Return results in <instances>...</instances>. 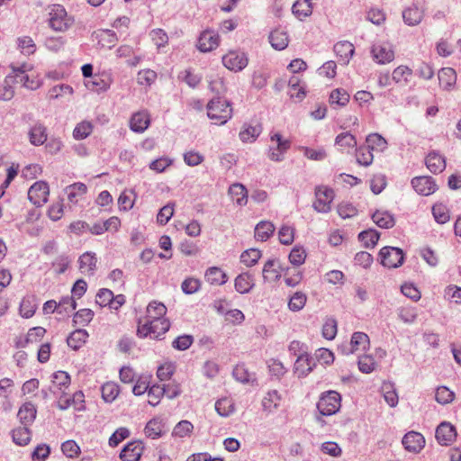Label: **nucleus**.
<instances>
[{"label":"nucleus","mask_w":461,"mask_h":461,"mask_svg":"<svg viewBox=\"0 0 461 461\" xmlns=\"http://www.w3.org/2000/svg\"><path fill=\"white\" fill-rule=\"evenodd\" d=\"M366 146L370 150L375 149L383 150L386 147V140L378 133H371L366 139Z\"/></svg>","instance_id":"52"},{"label":"nucleus","mask_w":461,"mask_h":461,"mask_svg":"<svg viewBox=\"0 0 461 461\" xmlns=\"http://www.w3.org/2000/svg\"><path fill=\"white\" fill-rule=\"evenodd\" d=\"M269 42L275 50H282L288 45V36L283 31L275 30L269 35Z\"/></svg>","instance_id":"33"},{"label":"nucleus","mask_w":461,"mask_h":461,"mask_svg":"<svg viewBox=\"0 0 461 461\" xmlns=\"http://www.w3.org/2000/svg\"><path fill=\"white\" fill-rule=\"evenodd\" d=\"M225 68L231 71H241L248 65V58L243 52L230 51L222 57Z\"/></svg>","instance_id":"8"},{"label":"nucleus","mask_w":461,"mask_h":461,"mask_svg":"<svg viewBox=\"0 0 461 461\" xmlns=\"http://www.w3.org/2000/svg\"><path fill=\"white\" fill-rule=\"evenodd\" d=\"M313 366H315V359L307 352H302L294 363V372L298 373L299 376H306L312 371Z\"/></svg>","instance_id":"16"},{"label":"nucleus","mask_w":461,"mask_h":461,"mask_svg":"<svg viewBox=\"0 0 461 461\" xmlns=\"http://www.w3.org/2000/svg\"><path fill=\"white\" fill-rule=\"evenodd\" d=\"M275 226L272 222L263 221L255 228V238L260 241H266L274 233Z\"/></svg>","instance_id":"34"},{"label":"nucleus","mask_w":461,"mask_h":461,"mask_svg":"<svg viewBox=\"0 0 461 461\" xmlns=\"http://www.w3.org/2000/svg\"><path fill=\"white\" fill-rule=\"evenodd\" d=\"M142 448L141 442H130L122 449L120 458L122 461H139Z\"/></svg>","instance_id":"18"},{"label":"nucleus","mask_w":461,"mask_h":461,"mask_svg":"<svg viewBox=\"0 0 461 461\" xmlns=\"http://www.w3.org/2000/svg\"><path fill=\"white\" fill-rule=\"evenodd\" d=\"M46 333V330L42 327H34L29 330L25 339L16 343L17 348H25L29 343H33L41 339Z\"/></svg>","instance_id":"37"},{"label":"nucleus","mask_w":461,"mask_h":461,"mask_svg":"<svg viewBox=\"0 0 461 461\" xmlns=\"http://www.w3.org/2000/svg\"><path fill=\"white\" fill-rule=\"evenodd\" d=\"M156 323H152L150 320L147 319V321L141 324V321H139L137 335L140 338H146L150 334H154L155 338L160 339L162 335H164L167 331L161 330V327L159 330H156Z\"/></svg>","instance_id":"27"},{"label":"nucleus","mask_w":461,"mask_h":461,"mask_svg":"<svg viewBox=\"0 0 461 461\" xmlns=\"http://www.w3.org/2000/svg\"><path fill=\"white\" fill-rule=\"evenodd\" d=\"M207 115L210 119L215 120L216 124L226 123L232 116L230 103L223 98H212L207 104Z\"/></svg>","instance_id":"1"},{"label":"nucleus","mask_w":461,"mask_h":461,"mask_svg":"<svg viewBox=\"0 0 461 461\" xmlns=\"http://www.w3.org/2000/svg\"><path fill=\"white\" fill-rule=\"evenodd\" d=\"M157 78V73L151 69L140 70L137 75V82L140 86H151Z\"/></svg>","instance_id":"60"},{"label":"nucleus","mask_w":461,"mask_h":461,"mask_svg":"<svg viewBox=\"0 0 461 461\" xmlns=\"http://www.w3.org/2000/svg\"><path fill=\"white\" fill-rule=\"evenodd\" d=\"M73 23V20L68 17L65 8L59 5H53L50 12L49 24L57 32L68 30Z\"/></svg>","instance_id":"3"},{"label":"nucleus","mask_w":461,"mask_h":461,"mask_svg":"<svg viewBox=\"0 0 461 461\" xmlns=\"http://www.w3.org/2000/svg\"><path fill=\"white\" fill-rule=\"evenodd\" d=\"M417 311L414 307H401L398 309V317L404 323H413L417 319Z\"/></svg>","instance_id":"58"},{"label":"nucleus","mask_w":461,"mask_h":461,"mask_svg":"<svg viewBox=\"0 0 461 461\" xmlns=\"http://www.w3.org/2000/svg\"><path fill=\"white\" fill-rule=\"evenodd\" d=\"M424 15V9L420 7L418 4H413L411 6L405 8L402 11V19L409 26H415L419 24Z\"/></svg>","instance_id":"17"},{"label":"nucleus","mask_w":461,"mask_h":461,"mask_svg":"<svg viewBox=\"0 0 461 461\" xmlns=\"http://www.w3.org/2000/svg\"><path fill=\"white\" fill-rule=\"evenodd\" d=\"M96 257L93 252H86L78 258L79 269L83 274L94 275L96 267Z\"/></svg>","instance_id":"23"},{"label":"nucleus","mask_w":461,"mask_h":461,"mask_svg":"<svg viewBox=\"0 0 461 461\" xmlns=\"http://www.w3.org/2000/svg\"><path fill=\"white\" fill-rule=\"evenodd\" d=\"M432 214L438 223L443 224L449 221V214L447 207L442 204H435L432 207Z\"/></svg>","instance_id":"61"},{"label":"nucleus","mask_w":461,"mask_h":461,"mask_svg":"<svg viewBox=\"0 0 461 461\" xmlns=\"http://www.w3.org/2000/svg\"><path fill=\"white\" fill-rule=\"evenodd\" d=\"M279 266V261L277 259H268L264 267H263V277L265 281L269 280H277L280 278V273L276 269V267Z\"/></svg>","instance_id":"36"},{"label":"nucleus","mask_w":461,"mask_h":461,"mask_svg":"<svg viewBox=\"0 0 461 461\" xmlns=\"http://www.w3.org/2000/svg\"><path fill=\"white\" fill-rule=\"evenodd\" d=\"M92 130L93 127L89 122H82L75 127L73 136L76 140H84L91 134Z\"/></svg>","instance_id":"59"},{"label":"nucleus","mask_w":461,"mask_h":461,"mask_svg":"<svg viewBox=\"0 0 461 461\" xmlns=\"http://www.w3.org/2000/svg\"><path fill=\"white\" fill-rule=\"evenodd\" d=\"M209 88L212 93L215 94L213 98L216 99L219 97L223 98L227 92V87L222 77H216L211 80L209 83Z\"/></svg>","instance_id":"51"},{"label":"nucleus","mask_w":461,"mask_h":461,"mask_svg":"<svg viewBox=\"0 0 461 461\" xmlns=\"http://www.w3.org/2000/svg\"><path fill=\"white\" fill-rule=\"evenodd\" d=\"M229 194L240 206L245 205L248 202L247 189L241 184L236 183L231 185L229 188Z\"/></svg>","instance_id":"31"},{"label":"nucleus","mask_w":461,"mask_h":461,"mask_svg":"<svg viewBox=\"0 0 461 461\" xmlns=\"http://www.w3.org/2000/svg\"><path fill=\"white\" fill-rule=\"evenodd\" d=\"M49 185L44 181L34 183L28 191L29 200L36 206H41L48 201Z\"/></svg>","instance_id":"7"},{"label":"nucleus","mask_w":461,"mask_h":461,"mask_svg":"<svg viewBox=\"0 0 461 461\" xmlns=\"http://www.w3.org/2000/svg\"><path fill=\"white\" fill-rule=\"evenodd\" d=\"M412 75V70L407 66H399L393 71L392 79L396 84L407 85L409 77Z\"/></svg>","instance_id":"40"},{"label":"nucleus","mask_w":461,"mask_h":461,"mask_svg":"<svg viewBox=\"0 0 461 461\" xmlns=\"http://www.w3.org/2000/svg\"><path fill=\"white\" fill-rule=\"evenodd\" d=\"M372 220L377 226L384 229L393 228L395 224L393 215L387 211H376L372 214Z\"/></svg>","instance_id":"29"},{"label":"nucleus","mask_w":461,"mask_h":461,"mask_svg":"<svg viewBox=\"0 0 461 461\" xmlns=\"http://www.w3.org/2000/svg\"><path fill=\"white\" fill-rule=\"evenodd\" d=\"M380 233L373 229L363 230L358 234V240L366 248H374L379 240Z\"/></svg>","instance_id":"39"},{"label":"nucleus","mask_w":461,"mask_h":461,"mask_svg":"<svg viewBox=\"0 0 461 461\" xmlns=\"http://www.w3.org/2000/svg\"><path fill=\"white\" fill-rule=\"evenodd\" d=\"M36 414V407L33 403L28 402L20 407L17 417L23 425L29 426L34 421Z\"/></svg>","instance_id":"21"},{"label":"nucleus","mask_w":461,"mask_h":461,"mask_svg":"<svg viewBox=\"0 0 461 461\" xmlns=\"http://www.w3.org/2000/svg\"><path fill=\"white\" fill-rule=\"evenodd\" d=\"M381 264L388 268H396L402 265L404 255L401 249L396 247H384L380 249Z\"/></svg>","instance_id":"4"},{"label":"nucleus","mask_w":461,"mask_h":461,"mask_svg":"<svg viewBox=\"0 0 461 461\" xmlns=\"http://www.w3.org/2000/svg\"><path fill=\"white\" fill-rule=\"evenodd\" d=\"M17 46L18 49H20L21 51L26 55L33 54L36 50V45L33 40L29 36H23L18 38Z\"/></svg>","instance_id":"53"},{"label":"nucleus","mask_w":461,"mask_h":461,"mask_svg":"<svg viewBox=\"0 0 461 461\" xmlns=\"http://www.w3.org/2000/svg\"><path fill=\"white\" fill-rule=\"evenodd\" d=\"M145 434L153 439L158 438L162 434V423L158 419L150 420L145 427Z\"/></svg>","instance_id":"48"},{"label":"nucleus","mask_w":461,"mask_h":461,"mask_svg":"<svg viewBox=\"0 0 461 461\" xmlns=\"http://www.w3.org/2000/svg\"><path fill=\"white\" fill-rule=\"evenodd\" d=\"M435 437L440 445L448 446L456 438V428L449 422L443 421L438 426Z\"/></svg>","instance_id":"12"},{"label":"nucleus","mask_w":461,"mask_h":461,"mask_svg":"<svg viewBox=\"0 0 461 461\" xmlns=\"http://www.w3.org/2000/svg\"><path fill=\"white\" fill-rule=\"evenodd\" d=\"M16 77L7 75L0 83V100L9 101L14 96V85L16 84Z\"/></svg>","instance_id":"24"},{"label":"nucleus","mask_w":461,"mask_h":461,"mask_svg":"<svg viewBox=\"0 0 461 461\" xmlns=\"http://www.w3.org/2000/svg\"><path fill=\"white\" fill-rule=\"evenodd\" d=\"M88 336V332L86 330L77 329L68 337V346L74 350H77L86 343Z\"/></svg>","instance_id":"25"},{"label":"nucleus","mask_w":461,"mask_h":461,"mask_svg":"<svg viewBox=\"0 0 461 461\" xmlns=\"http://www.w3.org/2000/svg\"><path fill=\"white\" fill-rule=\"evenodd\" d=\"M316 200L313 203V208L318 212L326 213L330 211V203L334 199V191L328 187H316Z\"/></svg>","instance_id":"5"},{"label":"nucleus","mask_w":461,"mask_h":461,"mask_svg":"<svg viewBox=\"0 0 461 461\" xmlns=\"http://www.w3.org/2000/svg\"><path fill=\"white\" fill-rule=\"evenodd\" d=\"M444 298L456 304H461V287L449 285L444 290Z\"/></svg>","instance_id":"57"},{"label":"nucleus","mask_w":461,"mask_h":461,"mask_svg":"<svg viewBox=\"0 0 461 461\" xmlns=\"http://www.w3.org/2000/svg\"><path fill=\"white\" fill-rule=\"evenodd\" d=\"M255 285L253 276L249 272H243L234 280L235 290L241 294H248Z\"/></svg>","instance_id":"20"},{"label":"nucleus","mask_w":461,"mask_h":461,"mask_svg":"<svg viewBox=\"0 0 461 461\" xmlns=\"http://www.w3.org/2000/svg\"><path fill=\"white\" fill-rule=\"evenodd\" d=\"M341 396L336 391H328L321 393L318 402L317 409L323 416L335 414L340 408Z\"/></svg>","instance_id":"2"},{"label":"nucleus","mask_w":461,"mask_h":461,"mask_svg":"<svg viewBox=\"0 0 461 461\" xmlns=\"http://www.w3.org/2000/svg\"><path fill=\"white\" fill-rule=\"evenodd\" d=\"M215 410L219 415L227 417L233 412V405L227 398L220 399L215 402Z\"/></svg>","instance_id":"64"},{"label":"nucleus","mask_w":461,"mask_h":461,"mask_svg":"<svg viewBox=\"0 0 461 461\" xmlns=\"http://www.w3.org/2000/svg\"><path fill=\"white\" fill-rule=\"evenodd\" d=\"M94 318V312L90 309H80L73 317L74 326H86Z\"/></svg>","instance_id":"46"},{"label":"nucleus","mask_w":461,"mask_h":461,"mask_svg":"<svg viewBox=\"0 0 461 461\" xmlns=\"http://www.w3.org/2000/svg\"><path fill=\"white\" fill-rule=\"evenodd\" d=\"M371 53L374 59L379 64H386L393 60L394 51L388 43L375 44Z\"/></svg>","instance_id":"13"},{"label":"nucleus","mask_w":461,"mask_h":461,"mask_svg":"<svg viewBox=\"0 0 461 461\" xmlns=\"http://www.w3.org/2000/svg\"><path fill=\"white\" fill-rule=\"evenodd\" d=\"M102 397L106 402H112L119 394V387L114 383H105L102 388Z\"/></svg>","instance_id":"50"},{"label":"nucleus","mask_w":461,"mask_h":461,"mask_svg":"<svg viewBox=\"0 0 461 461\" xmlns=\"http://www.w3.org/2000/svg\"><path fill=\"white\" fill-rule=\"evenodd\" d=\"M306 303V295L302 292H296L288 303V307L293 312H298L303 308Z\"/></svg>","instance_id":"63"},{"label":"nucleus","mask_w":461,"mask_h":461,"mask_svg":"<svg viewBox=\"0 0 461 461\" xmlns=\"http://www.w3.org/2000/svg\"><path fill=\"white\" fill-rule=\"evenodd\" d=\"M281 401V395L276 390L269 391L262 400L263 410L272 412L276 410Z\"/></svg>","instance_id":"32"},{"label":"nucleus","mask_w":461,"mask_h":461,"mask_svg":"<svg viewBox=\"0 0 461 461\" xmlns=\"http://www.w3.org/2000/svg\"><path fill=\"white\" fill-rule=\"evenodd\" d=\"M293 14L298 17L300 20L308 17L312 13V5H309V4L303 3V1L297 0L293 7Z\"/></svg>","instance_id":"49"},{"label":"nucleus","mask_w":461,"mask_h":461,"mask_svg":"<svg viewBox=\"0 0 461 461\" xmlns=\"http://www.w3.org/2000/svg\"><path fill=\"white\" fill-rule=\"evenodd\" d=\"M349 101V94L342 88L334 89L330 95V103L331 105L338 104L345 106Z\"/></svg>","instance_id":"44"},{"label":"nucleus","mask_w":461,"mask_h":461,"mask_svg":"<svg viewBox=\"0 0 461 461\" xmlns=\"http://www.w3.org/2000/svg\"><path fill=\"white\" fill-rule=\"evenodd\" d=\"M206 281L212 285H221L228 281V276L220 267H212L205 272Z\"/></svg>","instance_id":"26"},{"label":"nucleus","mask_w":461,"mask_h":461,"mask_svg":"<svg viewBox=\"0 0 461 461\" xmlns=\"http://www.w3.org/2000/svg\"><path fill=\"white\" fill-rule=\"evenodd\" d=\"M261 255L260 250L257 249H249L241 253L240 261L247 267H252L258 263Z\"/></svg>","instance_id":"45"},{"label":"nucleus","mask_w":461,"mask_h":461,"mask_svg":"<svg viewBox=\"0 0 461 461\" xmlns=\"http://www.w3.org/2000/svg\"><path fill=\"white\" fill-rule=\"evenodd\" d=\"M262 128L259 124L248 126L240 132V138L243 142H253L261 133Z\"/></svg>","instance_id":"47"},{"label":"nucleus","mask_w":461,"mask_h":461,"mask_svg":"<svg viewBox=\"0 0 461 461\" xmlns=\"http://www.w3.org/2000/svg\"><path fill=\"white\" fill-rule=\"evenodd\" d=\"M426 166L430 172L437 174L445 169L446 162L442 156L436 152H431L426 158Z\"/></svg>","instance_id":"28"},{"label":"nucleus","mask_w":461,"mask_h":461,"mask_svg":"<svg viewBox=\"0 0 461 461\" xmlns=\"http://www.w3.org/2000/svg\"><path fill=\"white\" fill-rule=\"evenodd\" d=\"M29 141L33 146H41L48 140L46 126L37 121L29 129L28 131Z\"/></svg>","instance_id":"14"},{"label":"nucleus","mask_w":461,"mask_h":461,"mask_svg":"<svg viewBox=\"0 0 461 461\" xmlns=\"http://www.w3.org/2000/svg\"><path fill=\"white\" fill-rule=\"evenodd\" d=\"M165 394V389L159 384H154L148 390L149 404L156 406L159 403L160 398Z\"/></svg>","instance_id":"56"},{"label":"nucleus","mask_w":461,"mask_h":461,"mask_svg":"<svg viewBox=\"0 0 461 461\" xmlns=\"http://www.w3.org/2000/svg\"><path fill=\"white\" fill-rule=\"evenodd\" d=\"M54 388H58L61 393L63 389H67L70 384V376L65 371H57L52 375V380Z\"/></svg>","instance_id":"41"},{"label":"nucleus","mask_w":461,"mask_h":461,"mask_svg":"<svg viewBox=\"0 0 461 461\" xmlns=\"http://www.w3.org/2000/svg\"><path fill=\"white\" fill-rule=\"evenodd\" d=\"M369 345V338L364 332H354L350 339V349L346 354L354 353L359 349L365 350Z\"/></svg>","instance_id":"30"},{"label":"nucleus","mask_w":461,"mask_h":461,"mask_svg":"<svg viewBox=\"0 0 461 461\" xmlns=\"http://www.w3.org/2000/svg\"><path fill=\"white\" fill-rule=\"evenodd\" d=\"M335 144L341 148H355L357 146V140L354 135L346 131L336 137Z\"/></svg>","instance_id":"54"},{"label":"nucleus","mask_w":461,"mask_h":461,"mask_svg":"<svg viewBox=\"0 0 461 461\" xmlns=\"http://www.w3.org/2000/svg\"><path fill=\"white\" fill-rule=\"evenodd\" d=\"M219 34L212 30L203 31L197 41V48L201 52H209L219 46Z\"/></svg>","instance_id":"10"},{"label":"nucleus","mask_w":461,"mask_h":461,"mask_svg":"<svg viewBox=\"0 0 461 461\" xmlns=\"http://www.w3.org/2000/svg\"><path fill=\"white\" fill-rule=\"evenodd\" d=\"M334 52L343 64H348L355 52L354 45L347 41L337 42L334 45Z\"/></svg>","instance_id":"22"},{"label":"nucleus","mask_w":461,"mask_h":461,"mask_svg":"<svg viewBox=\"0 0 461 461\" xmlns=\"http://www.w3.org/2000/svg\"><path fill=\"white\" fill-rule=\"evenodd\" d=\"M438 80L445 89L455 85L456 80V71L452 68H443L438 71Z\"/></svg>","instance_id":"38"},{"label":"nucleus","mask_w":461,"mask_h":461,"mask_svg":"<svg viewBox=\"0 0 461 461\" xmlns=\"http://www.w3.org/2000/svg\"><path fill=\"white\" fill-rule=\"evenodd\" d=\"M167 313V307L162 303L153 301L147 306V316L146 318L150 321H162L161 330L167 331L170 328V321L165 319L164 316Z\"/></svg>","instance_id":"6"},{"label":"nucleus","mask_w":461,"mask_h":461,"mask_svg":"<svg viewBox=\"0 0 461 461\" xmlns=\"http://www.w3.org/2000/svg\"><path fill=\"white\" fill-rule=\"evenodd\" d=\"M150 120L147 112H137L133 113L130 120V128L132 131L141 133L149 125Z\"/></svg>","instance_id":"19"},{"label":"nucleus","mask_w":461,"mask_h":461,"mask_svg":"<svg viewBox=\"0 0 461 461\" xmlns=\"http://www.w3.org/2000/svg\"><path fill=\"white\" fill-rule=\"evenodd\" d=\"M84 398L85 395L81 391L74 393L71 397L67 396V394L62 392L58 402V408L60 410H67L73 406L77 411H83L85 409Z\"/></svg>","instance_id":"11"},{"label":"nucleus","mask_w":461,"mask_h":461,"mask_svg":"<svg viewBox=\"0 0 461 461\" xmlns=\"http://www.w3.org/2000/svg\"><path fill=\"white\" fill-rule=\"evenodd\" d=\"M12 438L14 443L18 446H26L31 441V430L28 426L19 427L13 429Z\"/></svg>","instance_id":"35"},{"label":"nucleus","mask_w":461,"mask_h":461,"mask_svg":"<svg viewBox=\"0 0 461 461\" xmlns=\"http://www.w3.org/2000/svg\"><path fill=\"white\" fill-rule=\"evenodd\" d=\"M454 393L446 386H439L435 393V400L440 404H447L454 400Z\"/></svg>","instance_id":"55"},{"label":"nucleus","mask_w":461,"mask_h":461,"mask_svg":"<svg viewBox=\"0 0 461 461\" xmlns=\"http://www.w3.org/2000/svg\"><path fill=\"white\" fill-rule=\"evenodd\" d=\"M306 252L303 247L295 246L289 254V261L294 266H301L304 263Z\"/></svg>","instance_id":"62"},{"label":"nucleus","mask_w":461,"mask_h":461,"mask_svg":"<svg viewBox=\"0 0 461 461\" xmlns=\"http://www.w3.org/2000/svg\"><path fill=\"white\" fill-rule=\"evenodd\" d=\"M87 187L83 183H75L73 185H68L66 188V193L68 194V198L71 203L77 202V196L83 195L86 193Z\"/></svg>","instance_id":"43"},{"label":"nucleus","mask_w":461,"mask_h":461,"mask_svg":"<svg viewBox=\"0 0 461 461\" xmlns=\"http://www.w3.org/2000/svg\"><path fill=\"white\" fill-rule=\"evenodd\" d=\"M411 185L414 190L420 195L428 196L435 193L438 185L431 176H420L411 179Z\"/></svg>","instance_id":"9"},{"label":"nucleus","mask_w":461,"mask_h":461,"mask_svg":"<svg viewBox=\"0 0 461 461\" xmlns=\"http://www.w3.org/2000/svg\"><path fill=\"white\" fill-rule=\"evenodd\" d=\"M402 442L406 450L419 453L424 447L425 438L419 432L410 431L404 435Z\"/></svg>","instance_id":"15"},{"label":"nucleus","mask_w":461,"mask_h":461,"mask_svg":"<svg viewBox=\"0 0 461 461\" xmlns=\"http://www.w3.org/2000/svg\"><path fill=\"white\" fill-rule=\"evenodd\" d=\"M357 162L364 167H368L372 164L374 156L368 147L360 146L356 149Z\"/></svg>","instance_id":"42"}]
</instances>
